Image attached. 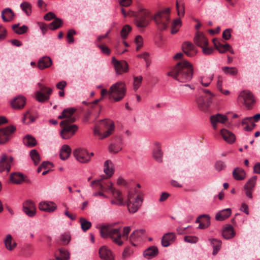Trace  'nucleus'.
<instances>
[{
	"mask_svg": "<svg viewBox=\"0 0 260 260\" xmlns=\"http://www.w3.org/2000/svg\"><path fill=\"white\" fill-rule=\"evenodd\" d=\"M193 73L192 66L188 61L184 60L178 62L172 71L167 73V75L172 77L180 82L186 83L191 80Z\"/></svg>",
	"mask_w": 260,
	"mask_h": 260,
	"instance_id": "nucleus-1",
	"label": "nucleus"
},
{
	"mask_svg": "<svg viewBox=\"0 0 260 260\" xmlns=\"http://www.w3.org/2000/svg\"><path fill=\"white\" fill-rule=\"evenodd\" d=\"M131 226H125L123 230V233L120 232V228H113L110 225L103 226L101 228V236L104 238H110L113 241L120 246L123 244L121 237L127 239L128 235L131 231Z\"/></svg>",
	"mask_w": 260,
	"mask_h": 260,
	"instance_id": "nucleus-2",
	"label": "nucleus"
},
{
	"mask_svg": "<svg viewBox=\"0 0 260 260\" xmlns=\"http://www.w3.org/2000/svg\"><path fill=\"white\" fill-rule=\"evenodd\" d=\"M76 120V118L70 119V121L62 120L60 122L61 129L60 135L63 139H69L74 136L78 129L76 124H72Z\"/></svg>",
	"mask_w": 260,
	"mask_h": 260,
	"instance_id": "nucleus-3",
	"label": "nucleus"
},
{
	"mask_svg": "<svg viewBox=\"0 0 260 260\" xmlns=\"http://www.w3.org/2000/svg\"><path fill=\"white\" fill-rule=\"evenodd\" d=\"M126 91V85L123 82H118L112 85L108 90L110 99L115 102L121 101L124 97Z\"/></svg>",
	"mask_w": 260,
	"mask_h": 260,
	"instance_id": "nucleus-4",
	"label": "nucleus"
},
{
	"mask_svg": "<svg viewBox=\"0 0 260 260\" xmlns=\"http://www.w3.org/2000/svg\"><path fill=\"white\" fill-rule=\"evenodd\" d=\"M137 193L136 191H129L127 194V199L125 202L128 211L131 213H136L142 205L143 199L139 194L136 197L134 194Z\"/></svg>",
	"mask_w": 260,
	"mask_h": 260,
	"instance_id": "nucleus-5",
	"label": "nucleus"
},
{
	"mask_svg": "<svg viewBox=\"0 0 260 260\" xmlns=\"http://www.w3.org/2000/svg\"><path fill=\"white\" fill-rule=\"evenodd\" d=\"M170 9L168 8L157 13L154 16V20L160 30H165L168 27L170 21Z\"/></svg>",
	"mask_w": 260,
	"mask_h": 260,
	"instance_id": "nucleus-6",
	"label": "nucleus"
},
{
	"mask_svg": "<svg viewBox=\"0 0 260 260\" xmlns=\"http://www.w3.org/2000/svg\"><path fill=\"white\" fill-rule=\"evenodd\" d=\"M99 123V124H96L95 126L94 129V135L101 136V131L103 128H107V130L104 133V135L101 137L102 139L106 138L113 133L114 129V123L110 119H105L100 120Z\"/></svg>",
	"mask_w": 260,
	"mask_h": 260,
	"instance_id": "nucleus-7",
	"label": "nucleus"
},
{
	"mask_svg": "<svg viewBox=\"0 0 260 260\" xmlns=\"http://www.w3.org/2000/svg\"><path fill=\"white\" fill-rule=\"evenodd\" d=\"M149 11L143 8H140L138 14L135 19V24L139 28H144L149 24Z\"/></svg>",
	"mask_w": 260,
	"mask_h": 260,
	"instance_id": "nucleus-8",
	"label": "nucleus"
},
{
	"mask_svg": "<svg viewBox=\"0 0 260 260\" xmlns=\"http://www.w3.org/2000/svg\"><path fill=\"white\" fill-rule=\"evenodd\" d=\"M16 130V127L13 125L0 128V145H3L8 142L13 137Z\"/></svg>",
	"mask_w": 260,
	"mask_h": 260,
	"instance_id": "nucleus-9",
	"label": "nucleus"
},
{
	"mask_svg": "<svg viewBox=\"0 0 260 260\" xmlns=\"http://www.w3.org/2000/svg\"><path fill=\"white\" fill-rule=\"evenodd\" d=\"M40 91L36 92V98L40 103H43L49 99V95L52 92L50 88L46 87L41 83H38Z\"/></svg>",
	"mask_w": 260,
	"mask_h": 260,
	"instance_id": "nucleus-10",
	"label": "nucleus"
},
{
	"mask_svg": "<svg viewBox=\"0 0 260 260\" xmlns=\"http://www.w3.org/2000/svg\"><path fill=\"white\" fill-rule=\"evenodd\" d=\"M73 155L76 159L81 163H88L90 161L89 154L87 150L84 148H78L73 152Z\"/></svg>",
	"mask_w": 260,
	"mask_h": 260,
	"instance_id": "nucleus-11",
	"label": "nucleus"
},
{
	"mask_svg": "<svg viewBox=\"0 0 260 260\" xmlns=\"http://www.w3.org/2000/svg\"><path fill=\"white\" fill-rule=\"evenodd\" d=\"M13 161V158L12 156L8 157L6 154H3L0 158V172L5 171L9 172Z\"/></svg>",
	"mask_w": 260,
	"mask_h": 260,
	"instance_id": "nucleus-12",
	"label": "nucleus"
},
{
	"mask_svg": "<svg viewBox=\"0 0 260 260\" xmlns=\"http://www.w3.org/2000/svg\"><path fill=\"white\" fill-rule=\"evenodd\" d=\"M239 100H243L242 103L248 108H250L251 105L254 102V97L252 93L249 90H244L239 96Z\"/></svg>",
	"mask_w": 260,
	"mask_h": 260,
	"instance_id": "nucleus-13",
	"label": "nucleus"
},
{
	"mask_svg": "<svg viewBox=\"0 0 260 260\" xmlns=\"http://www.w3.org/2000/svg\"><path fill=\"white\" fill-rule=\"evenodd\" d=\"M112 61L117 74H121L128 71V64L126 61H118L114 57L112 58Z\"/></svg>",
	"mask_w": 260,
	"mask_h": 260,
	"instance_id": "nucleus-14",
	"label": "nucleus"
},
{
	"mask_svg": "<svg viewBox=\"0 0 260 260\" xmlns=\"http://www.w3.org/2000/svg\"><path fill=\"white\" fill-rule=\"evenodd\" d=\"M23 211L29 217H34L36 214V208L35 203L30 200L25 201L23 205Z\"/></svg>",
	"mask_w": 260,
	"mask_h": 260,
	"instance_id": "nucleus-15",
	"label": "nucleus"
},
{
	"mask_svg": "<svg viewBox=\"0 0 260 260\" xmlns=\"http://www.w3.org/2000/svg\"><path fill=\"white\" fill-rule=\"evenodd\" d=\"M210 121L214 129L217 128L218 123H224L228 120V117L225 115L217 113L210 117Z\"/></svg>",
	"mask_w": 260,
	"mask_h": 260,
	"instance_id": "nucleus-16",
	"label": "nucleus"
},
{
	"mask_svg": "<svg viewBox=\"0 0 260 260\" xmlns=\"http://www.w3.org/2000/svg\"><path fill=\"white\" fill-rule=\"evenodd\" d=\"M183 52L188 56L192 57L194 56L197 50L192 43L189 42H185L182 45Z\"/></svg>",
	"mask_w": 260,
	"mask_h": 260,
	"instance_id": "nucleus-17",
	"label": "nucleus"
},
{
	"mask_svg": "<svg viewBox=\"0 0 260 260\" xmlns=\"http://www.w3.org/2000/svg\"><path fill=\"white\" fill-rule=\"evenodd\" d=\"M39 208L42 211L51 212L56 210L57 206L52 202L43 201L40 203Z\"/></svg>",
	"mask_w": 260,
	"mask_h": 260,
	"instance_id": "nucleus-18",
	"label": "nucleus"
},
{
	"mask_svg": "<svg viewBox=\"0 0 260 260\" xmlns=\"http://www.w3.org/2000/svg\"><path fill=\"white\" fill-rule=\"evenodd\" d=\"M211 99L207 96L201 95L196 99L199 108L201 110H205L209 106Z\"/></svg>",
	"mask_w": 260,
	"mask_h": 260,
	"instance_id": "nucleus-19",
	"label": "nucleus"
},
{
	"mask_svg": "<svg viewBox=\"0 0 260 260\" xmlns=\"http://www.w3.org/2000/svg\"><path fill=\"white\" fill-rule=\"evenodd\" d=\"M76 111L74 108H69L64 109L61 114L58 116V119H64L63 120L70 121V119L75 118L73 116L74 114Z\"/></svg>",
	"mask_w": 260,
	"mask_h": 260,
	"instance_id": "nucleus-20",
	"label": "nucleus"
},
{
	"mask_svg": "<svg viewBox=\"0 0 260 260\" xmlns=\"http://www.w3.org/2000/svg\"><path fill=\"white\" fill-rule=\"evenodd\" d=\"M176 239L174 233H168L165 234L161 239V244L164 247L169 246Z\"/></svg>",
	"mask_w": 260,
	"mask_h": 260,
	"instance_id": "nucleus-21",
	"label": "nucleus"
},
{
	"mask_svg": "<svg viewBox=\"0 0 260 260\" xmlns=\"http://www.w3.org/2000/svg\"><path fill=\"white\" fill-rule=\"evenodd\" d=\"M52 64V61L50 57L45 56L41 57L38 61V67L40 70L48 68Z\"/></svg>",
	"mask_w": 260,
	"mask_h": 260,
	"instance_id": "nucleus-22",
	"label": "nucleus"
},
{
	"mask_svg": "<svg viewBox=\"0 0 260 260\" xmlns=\"http://www.w3.org/2000/svg\"><path fill=\"white\" fill-rule=\"evenodd\" d=\"M195 43L201 48L204 46H208V41L204 35L202 33H198L194 38Z\"/></svg>",
	"mask_w": 260,
	"mask_h": 260,
	"instance_id": "nucleus-23",
	"label": "nucleus"
},
{
	"mask_svg": "<svg viewBox=\"0 0 260 260\" xmlns=\"http://www.w3.org/2000/svg\"><path fill=\"white\" fill-rule=\"evenodd\" d=\"M99 254L100 257L105 260H113L114 258L111 251L106 246H103L99 249Z\"/></svg>",
	"mask_w": 260,
	"mask_h": 260,
	"instance_id": "nucleus-24",
	"label": "nucleus"
},
{
	"mask_svg": "<svg viewBox=\"0 0 260 260\" xmlns=\"http://www.w3.org/2000/svg\"><path fill=\"white\" fill-rule=\"evenodd\" d=\"M223 139L229 143L235 142L236 138L234 134L226 129H222L220 131Z\"/></svg>",
	"mask_w": 260,
	"mask_h": 260,
	"instance_id": "nucleus-25",
	"label": "nucleus"
},
{
	"mask_svg": "<svg viewBox=\"0 0 260 260\" xmlns=\"http://www.w3.org/2000/svg\"><path fill=\"white\" fill-rule=\"evenodd\" d=\"M232 213V210L230 208L223 209L216 213L215 219L218 221H222L227 219Z\"/></svg>",
	"mask_w": 260,
	"mask_h": 260,
	"instance_id": "nucleus-26",
	"label": "nucleus"
},
{
	"mask_svg": "<svg viewBox=\"0 0 260 260\" xmlns=\"http://www.w3.org/2000/svg\"><path fill=\"white\" fill-rule=\"evenodd\" d=\"M234 178L236 180H242L246 177V173L241 168H236L232 173Z\"/></svg>",
	"mask_w": 260,
	"mask_h": 260,
	"instance_id": "nucleus-27",
	"label": "nucleus"
},
{
	"mask_svg": "<svg viewBox=\"0 0 260 260\" xmlns=\"http://www.w3.org/2000/svg\"><path fill=\"white\" fill-rule=\"evenodd\" d=\"M235 235V233L232 225L228 224L224 228L222 231V236L224 238L229 239L232 238Z\"/></svg>",
	"mask_w": 260,
	"mask_h": 260,
	"instance_id": "nucleus-28",
	"label": "nucleus"
},
{
	"mask_svg": "<svg viewBox=\"0 0 260 260\" xmlns=\"http://www.w3.org/2000/svg\"><path fill=\"white\" fill-rule=\"evenodd\" d=\"M158 253V248L156 246H151L144 251L143 255L145 258L150 259L155 256Z\"/></svg>",
	"mask_w": 260,
	"mask_h": 260,
	"instance_id": "nucleus-29",
	"label": "nucleus"
},
{
	"mask_svg": "<svg viewBox=\"0 0 260 260\" xmlns=\"http://www.w3.org/2000/svg\"><path fill=\"white\" fill-rule=\"evenodd\" d=\"M71 153V148L68 145H63L60 150V158L62 160L68 159Z\"/></svg>",
	"mask_w": 260,
	"mask_h": 260,
	"instance_id": "nucleus-30",
	"label": "nucleus"
},
{
	"mask_svg": "<svg viewBox=\"0 0 260 260\" xmlns=\"http://www.w3.org/2000/svg\"><path fill=\"white\" fill-rule=\"evenodd\" d=\"M104 171L105 173L108 177H111L114 172V165L111 160H106L104 162Z\"/></svg>",
	"mask_w": 260,
	"mask_h": 260,
	"instance_id": "nucleus-31",
	"label": "nucleus"
},
{
	"mask_svg": "<svg viewBox=\"0 0 260 260\" xmlns=\"http://www.w3.org/2000/svg\"><path fill=\"white\" fill-rule=\"evenodd\" d=\"M162 152L161 150L160 144L158 143H155V148L153 151V155L155 159L158 162H162Z\"/></svg>",
	"mask_w": 260,
	"mask_h": 260,
	"instance_id": "nucleus-32",
	"label": "nucleus"
},
{
	"mask_svg": "<svg viewBox=\"0 0 260 260\" xmlns=\"http://www.w3.org/2000/svg\"><path fill=\"white\" fill-rule=\"evenodd\" d=\"M209 241H210L213 249L212 254L213 255H215L217 254L221 248V241L216 239H209Z\"/></svg>",
	"mask_w": 260,
	"mask_h": 260,
	"instance_id": "nucleus-33",
	"label": "nucleus"
},
{
	"mask_svg": "<svg viewBox=\"0 0 260 260\" xmlns=\"http://www.w3.org/2000/svg\"><path fill=\"white\" fill-rule=\"evenodd\" d=\"M215 47L218 50L219 53H224L228 51L227 45H229V44L225 43L224 44L222 43L220 41L214 39L213 40Z\"/></svg>",
	"mask_w": 260,
	"mask_h": 260,
	"instance_id": "nucleus-34",
	"label": "nucleus"
},
{
	"mask_svg": "<svg viewBox=\"0 0 260 260\" xmlns=\"http://www.w3.org/2000/svg\"><path fill=\"white\" fill-rule=\"evenodd\" d=\"M14 16V13L10 8H6L2 12V17L4 21H11Z\"/></svg>",
	"mask_w": 260,
	"mask_h": 260,
	"instance_id": "nucleus-35",
	"label": "nucleus"
},
{
	"mask_svg": "<svg viewBox=\"0 0 260 260\" xmlns=\"http://www.w3.org/2000/svg\"><path fill=\"white\" fill-rule=\"evenodd\" d=\"M111 192L113 198H114L116 199V200H117L118 202V206L125 205V202L124 201L122 196V193L120 190H117L115 188H114V189H113Z\"/></svg>",
	"mask_w": 260,
	"mask_h": 260,
	"instance_id": "nucleus-36",
	"label": "nucleus"
},
{
	"mask_svg": "<svg viewBox=\"0 0 260 260\" xmlns=\"http://www.w3.org/2000/svg\"><path fill=\"white\" fill-rule=\"evenodd\" d=\"M145 231L143 229L136 230L134 231L131 235L129 237V241L131 243L135 246V244H133V242L137 240H139L140 237L144 234Z\"/></svg>",
	"mask_w": 260,
	"mask_h": 260,
	"instance_id": "nucleus-37",
	"label": "nucleus"
},
{
	"mask_svg": "<svg viewBox=\"0 0 260 260\" xmlns=\"http://www.w3.org/2000/svg\"><path fill=\"white\" fill-rule=\"evenodd\" d=\"M90 186L94 190L103 191L106 188V187L104 186L103 179L92 181L91 182Z\"/></svg>",
	"mask_w": 260,
	"mask_h": 260,
	"instance_id": "nucleus-38",
	"label": "nucleus"
},
{
	"mask_svg": "<svg viewBox=\"0 0 260 260\" xmlns=\"http://www.w3.org/2000/svg\"><path fill=\"white\" fill-rule=\"evenodd\" d=\"M24 144L28 147H32L37 145L36 139L31 135H26L23 138Z\"/></svg>",
	"mask_w": 260,
	"mask_h": 260,
	"instance_id": "nucleus-39",
	"label": "nucleus"
},
{
	"mask_svg": "<svg viewBox=\"0 0 260 260\" xmlns=\"http://www.w3.org/2000/svg\"><path fill=\"white\" fill-rule=\"evenodd\" d=\"M29 155L35 165H38L41 160L40 155L36 149H32L29 152Z\"/></svg>",
	"mask_w": 260,
	"mask_h": 260,
	"instance_id": "nucleus-40",
	"label": "nucleus"
},
{
	"mask_svg": "<svg viewBox=\"0 0 260 260\" xmlns=\"http://www.w3.org/2000/svg\"><path fill=\"white\" fill-rule=\"evenodd\" d=\"M36 120V117L32 116L29 111H27L24 113L23 117L22 119V121L23 123L29 124Z\"/></svg>",
	"mask_w": 260,
	"mask_h": 260,
	"instance_id": "nucleus-41",
	"label": "nucleus"
},
{
	"mask_svg": "<svg viewBox=\"0 0 260 260\" xmlns=\"http://www.w3.org/2000/svg\"><path fill=\"white\" fill-rule=\"evenodd\" d=\"M59 255L56 256L55 259L51 260H69L70 255L69 252L64 249L61 248L59 249Z\"/></svg>",
	"mask_w": 260,
	"mask_h": 260,
	"instance_id": "nucleus-42",
	"label": "nucleus"
},
{
	"mask_svg": "<svg viewBox=\"0 0 260 260\" xmlns=\"http://www.w3.org/2000/svg\"><path fill=\"white\" fill-rule=\"evenodd\" d=\"M62 21L60 18H55L49 25V28L51 30H55L58 28L62 24Z\"/></svg>",
	"mask_w": 260,
	"mask_h": 260,
	"instance_id": "nucleus-43",
	"label": "nucleus"
},
{
	"mask_svg": "<svg viewBox=\"0 0 260 260\" xmlns=\"http://www.w3.org/2000/svg\"><path fill=\"white\" fill-rule=\"evenodd\" d=\"M12 237L11 235H8L4 240L6 248L9 250H12L14 247L16 245V243H14L13 245L11 244Z\"/></svg>",
	"mask_w": 260,
	"mask_h": 260,
	"instance_id": "nucleus-44",
	"label": "nucleus"
},
{
	"mask_svg": "<svg viewBox=\"0 0 260 260\" xmlns=\"http://www.w3.org/2000/svg\"><path fill=\"white\" fill-rule=\"evenodd\" d=\"M22 10L27 16H29L31 13V5L30 3L24 2L20 5Z\"/></svg>",
	"mask_w": 260,
	"mask_h": 260,
	"instance_id": "nucleus-45",
	"label": "nucleus"
},
{
	"mask_svg": "<svg viewBox=\"0 0 260 260\" xmlns=\"http://www.w3.org/2000/svg\"><path fill=\"white\" fill-rule=\"evenodd\" d=\"M222 71L226 75L235 76L238 73V70L235 67H224L222 68Z\"/></svg>",
	"mask_w": 260,
	"mask_h": 260,
	"instance_id": "nucleus-46",
	"label": "nucleus"
},
{
	"mask_svg": "<svg viewBox=\"0 0 260 260\" xmlns=\"http://www.w3.org/2000/svg\"><path fill=\"white\" fill-rule=\"evenodd\" d=\"M256 178L257 177L254 176L249 179L244 185V189L253 190L255 187Z\"/></svg>",
	"mask_w": 260,
	"mask_h": 260,
	"instance_id": "nucleus-47",
	"label": "nucleus"
},
{
	"mask_svg": "<svg viewBox=\"0 0 260 260\" xmlns=\"http://www.w3.org/2000/svg\"><path fill=\"white\" fill-rule=\"evenodd\" d=\"M80 222L81 225V228L83 231H86L89 229L91 226V223L87 221L85 218H81Z\"/></svg>",
	"mask_w": 260,
	"mask_h": 260,
	"instance_id": "nucleus-48",
	"label": "nucleus"
},
{
	"mask_svg": "<svg viewBox=\"0 0 260 260\" xmlns=\"http://www.w3.org/2000/svg\"><path fill=\"white\" fill-rule=\"evenodd\" d=\"M143 80V77L141 76L134 77L133 89L136 91L140 86Z\"/></svg>",
	"mask_w": 260,
	"mask_h": 260,
	"instance_id": "nucleus-49",
	"label": "nucleus"
},
{
	"mask_svg": "<svg viewBox=\"0 0 260 260\" xmlns=\"http://www.w3.org/2000/svg\"><path fill=\"white\" fill-rule=\"evenodd\" d=\"M177 14L179 16L182 17L185 13V7L183 3H179L177 1L176 4Z\"/></svg>",
	"mask_w": 260,
	"mask_h": 260,
	"instance_id": "nucleus-50",
	"label": "nucleus"
},
{
	"mask_svg": "<svg viewBox=\"0 0 260 260\" xmlns=\"http://www.w3.org/2000/svg\"><path fill=\"white\" fill-rule=\"evenodd\" d=\"M26 98L23 95L17 96V109L23 108L26 104Z\"/></svg>",
	"mask_w": 260,
	"mask_h": 260,
	"instance_id": "nucleus-51",
	"label": "nucleus"
},
{
	"mask_svg": "<svg viewBox=\"0 0 260 260\" xmlns=\"http://www.w3.org/2000/svg\"><path fill=\"white\" fill-rule=\"evenodd\" d=\"M23 182L30 183V181L29 179L27 178L26 176L23 175L20 172H17V184H22Z\"/></svg>",
	"mask_w": 260,
	"mask_h": 260,
	"instance_id": "nucleus-52",
	"label": "nucleus"
},
{
	"mask_svg": "<svg viewBox=\"0 0 260 260\" xmlns=\"http://www.w3.org/2000/svg\"><path fill=\"white\" fill-rule=\"evenodd\" d=\"M132 29L131 27L128 25H124L121 30V37L122 39H125L128 33L131 31Z\"/></svg>",
	"mask_w": 260,
	"mask_h": 260,
	"instance_id": "nucleus-53",
	"label": "nucleus"
},
{
	"mask_svg": "<svg viewBox=\"0 0 260 260\" xmlns=\"http://www.w3.org/2000/svg\"><path fill=\"white\" fill-rule=\"evenodd\" d=\"M214 167L216 170L219 172L225 168L226 165L224 162L221 160H217L215 164Z\"/></svg>",
	"mask_w": 260,
	"mask_h": 260,
	"instance_id": "nucleus-54",
	"label": "nucleus"
},
{
	"mask_svg": "<svg viewBox=\"0 0 260 260\" xmlns=\"http://www.w3.org/2000/svg\"><path fill=\"white\" fill-rule=\"evenodd\" d=\"M213 79V75H211L209 77L205 78H202L201 80V83L203 86L205 87L208 86L211 83Z\"/></svg>",
	"mask_w": 260,
	"mask_h": 260,
	"instance_id": "nucleus-55",
	"label": "nucleus"
},
{
	"mask_svg": "<svg viewBox=\"0 0 260 260\" xmlns=\"http://www.w3.org/2000/svg\"><path fill=\"white\" fill-rule=\"evenodd\" d=\"M135 43L137 45L136 50L138 51L139 49L143 46V39L142 37L140 36H137L135 38Z\"/></svg>",
	"mask_w": 260,
	"mask_h": 260,
	"instance_id": "nucleus-56",
	"label": "nucleus"
},
{
	"mask_svg": "<svg viewBox=\"0 0 260 260\" xmlns=\"http://www.w3.org/2000/svg\"><path fill=\"white\" fill-rule=\"evenodd\" d=\"M121 149V148L120 146L115 144H111L109 147L110 152L114 153L119 152Z\"/></svg>",
	"mask_w": 260,
	"mask_h": 260,
	"instance_id": "nucleus-57",
	"label": "nucleus"
},
{
	"mask_svg": "<svg viewBox=\"0 0 260 260\" xmlns=\"http://www.w3.org/2000/svg\"><path fill=\"white\" fill-rule=\"evenodd\" d=\"M103 183L104 184V186L106 187L105 189H104L103 191H110L111 192L113 189H114L115 188L113 187V184L110 181H104L103 180Z\"/></svg>",
	"mask_w": 260,
	"mask_h": 260,
	"instance_id": "nucleus-58",
	"label": "nucleus"
},
{
	"mask_svg": "<svg viewBox=\"0 0 260 260\" xmlns=\"http://www.w3.org/2000/svg\"><path fill=\"white\" fill-rule=\"evenodd\" d=\"M76 34L75 30L74 29H70L68 31L67 34L68 41L69 44L73 43L74 42L73 38L74 35Z\"/></svg>",
	"mask_w": 260,
	"mask_h": 260,
	"instance_id": "nucleus-59",
	"label": "nucleus"
},
{
	"mask_svg": "<svg viewBox=\"0 0 260 260\" xmlns=\"http://www.w3.org/2000/svg\"><path fill=\"white\" fill-rule=\"evenodd\" d=\"M184 240L187 243H196L198 241V238L193 236H185L184 237Z\"/></svg>",
	"mask_w": 260,
	"mask_h": 260,
	"instance_id": "nucleus-60",
	"label": "nucleus"
},
{
	"mask_svg": "<svg viewBox=\"0 0 260 260\" xmlns=\"http://www.w3.org/2000/svg\"><path fill=\"white\" fill-rule=\"evenodd\" d=\"M28 30V27L25 25L19 26V23H17V34L21 35L25 33Z\"/></svg>",
	"mask_w": 260,
	"mask_h": 260,
	"instance_id": "nucleus-61",
	"label": "nucleus"
},
{
	"mask_svg": "<svg viewBox=\"0 0 260 260\" xmlns=\"http://www.w3.org/2000/svg\"><path fill=\"white\" fill-rule=\"evenodd\" d=\"M98 47L100 48L102 53L106 55H109L110 54V49L106 45H98Z\"/></svg>",
	"mask_w": 260,
	"mask_h": 260,
	"instance_id": "nucleus-62",
	"label": "nucleus"
},
{
	"mask_svg": "<svg viewBox=\"0 0 260 260\" xmlns=\"http://www.w3.org/2000/svg\"><path fill=\"white\" fill-rule=\"evenodd\" d=\"M60 240L64 244H68L71 240L70 236L68 234H64L61 236Z\"/></svg>",
	"mask_w": 260,
	"mask_h": 260,
	"instance_id": "nucleus-63",
	"label": "nucleus"
},
{
	"mask_svg": "<svg viewBox=\"0 0 260 260\" xmlns=\"http://www.w3.org/2000/svg\"><path fill=\"white\" fill-rule=\"evenodd\" d=\"M231 29H226L222 32V38L225 40H229L231 37Z\"/></svg>",
	"mask_w": 260,
	"mask_h": 260,
	"instance_id": "nucleus-64",
	"label": "nucleus"
}]
</instances>
